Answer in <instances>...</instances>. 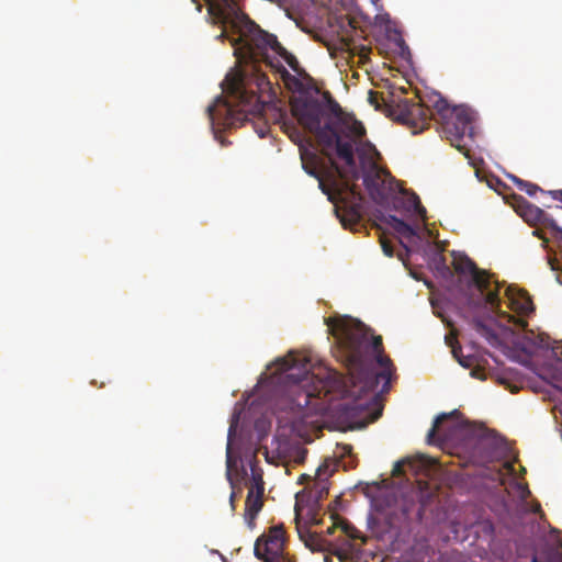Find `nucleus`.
<instances>
[{
  "label": "nucleus",
  "mask_w": 562,
  "mask_h": 562,
  "mask_svg": "<svg viewBox=\"0 0 562 562\" xmlns=\"http://www.w3.org/2000/svg\"><path fill=\"white\" fill-rule=\"evenodd\" d=\"M326 324L333 355L352 371L350 376L344 379L326 367L315 374L312 356L294 349L277 356L246 392L249 400L265 387L251 402L254 409L261 411L254 423L256 442L251 435L243 436L237 442L232 437L238 453H245L247 447L256 448L257 442L268 438L272 416L289 419L292 431L311 423L307 415L312 411L326 413L337 426L356 429H363L380 418L379 400L389 390L392 364L390 358L380 353L382 337L349 314L337 315Z\"/></svg>",
  "instance_id": "1"
},
{
  "label": "nucleus",
  "mask_w": 562,
  "mask_h": 562,
  "mask_svg": "<svg viewBox=\"0 0 562 562\" xmlns=\"http://www.w3.org/2000/svg\"><path fill=\"white\" fill-rule=\"evenodd\" d=\"M222 5V9H210V13L217 12L228 23L229 31L215 38L226 37L239 63L266 64L288 90L297 94L295 109L301 123L327 151L349 166H353L352 154L358 151L364 162L373 146L366 136L363 123L353 113L344 112L329 93L321 94L311 76L303 75L297 58L282 46L277 35L261 29L231 2L224 1Z\"/></svg>",
  "instance_id": "2"
},
{
  "label": "nucleus",
  "mask_w": 562,
  "mask_h": 562,
  "mask_svg": "<svg viewBox=\"0 0 562 562\" xmlns=\"http://www.w3.org/2000/svg\"><path fill=\"white\" fill-rule=\"evenodd\" d=\"M450 255L454 270L467 276L469 286L476 289L480 295L464 292L463 304L449 299L447 307L514 363L529 369L530 358L537 352L550 355L559 366L552 386L562 393V359L540 334L525 330L527 317L535 312L530 295L479 268L465 251L451 250Z\"/></svg>",
  "instance_id": "3"
},
{
  "label": "nucleus",
  "mask_w": 562,
  "mask_h": 562,
  "mask_svg": "<svg viewBox=\"0 0 562 562\" xmlns=\"http://www.w3.org/2000/svg\"><path fill=\"white\" fill-rule=\"evenodd\" d=\"M463 448L470 462L477 468L481 486L498 496L515 529L527 535L515 542L518 553L529 551L532 553L530 562H539L533 538L541 528L537 517L543 519L544 514L527 483L517 480L526 474V468L516 467V457L507 439L490 429L472 430L465 437Z\"/></svg>",
  "instance_id": "4"
},
{
  "label": "nucleus",
  "mask_w": 562,
  "mask_h": 562,
  "mask_svg": "<svg viewBox=\"0 0 562 562\" xmlns=\"http://www.w3.org/2000/svg\"><path fill=\"white\" fill-rule=\"evenodd\" d=\"M228 83V98L221 93L216 94L205 108V115L209 119L210 131L221 146L231 144L223 137V133L236 128L250 115L261 114L267 106L272 105L276 99L274 88L269 78L262 74L257 75L252 83H248L244 75L229 78L220 83L225 91V82Z\"/></svg>",
  "instance_id": "5"
},
{
  "label": "nucleus",
  "mask_w": 562,
  "mask_h": 562,
  "mask_svg": "<svg viewBox=\"0 0 562 562\" xmlns=\"http://www.w3.org/2000/svg\"><path fill=\"white\" fill-rule=\"evenodd\" d=\"M372 146L373 149L368 150V159L364 162L361 161L358 151L352 154L353 166H349L346 161L344 162L355 178L362 180V184L370 196L373 198L376 195L383 201V205L375 209V215L378 216V210L380 209L392 214L398 213L400 215L397 216L402 218L405 217L409 220L413 216H417L426 222L427 210L420 204L417 194L412 193L409 196H403L395 193H385L379 188L376 180L370 171L378 167L380 153L373 143Z\"/></svg>",
  "instance_id": "6"
},
{
  "label": "nucleus",
  "mask_w": 562,
  "mask_h": 562,
  "mask_svg": "<svg viewBox=\"0 0 562 562\" xmlns=\"http://www.w3.org/2000/svg\"><path fill=\"white\" fill-rule=\"evenodd\" d=\"M432 94L437 95L432 106L446 124L445 133L447 138L457 150L465 156L469 165L474 166L473 159L469 156L468 150H465L468 145L461 142L467 136L472 144L474 143L477 112L467 103L452 104L436 90H432Z\"/></svg>",
  "instance_id": "7"
},
{
  "label": "nucleus",
  "mask_w": 562,
  "mask_h": 562,
  "mask_svg": "<svg viewBox=\"0 0 562 562\" xmlns=\"http://www.w3.org/2000/svg\"><path fill=\"white\" fill-rule=\"evenodd\" d=\"M378 220L395 232L406 252L420 255L431 272L437 268V262L443 259V256L432 247L429 239L423 236L417 226L407 220L380 209L378 210Z\"/></svg>",
  "instance_id": "8"
},
{
  "label": "nucleus",
  "mask_w": 562,
  "mask_h": 562,
  "mask_svg": "<svg viewBox=\"0 0 562 562\" xmlns=\"http://www.w3.org/2000/svg\"><path fill=\"white\" fill-rule=\"evenodd\" d=\"M386 520L397 536L411 535L423 520V505L413 491H398L385 497Z\"/></svg>",
  "instance_id": "9"
},
{
  "label": "nucleus",
  "mask_w": 562,
  "mask_h": 562,
  "mask_svg": "<svg viewBox=\"0 0 562 562\" xmlns=\"http://www.w3.org/2000/svg\"><path fill=\"white\" fill-rule=\"evenodd\" d=\"M241 420V411L237 408V403L235 404V407L229 415V427L227 429V443H226V472L225 476L227 482L229 483L231 487H234V482L232 479V472L231 468L233 464L239 462L240 463V471L243 475H249L254 482L252 486L250 488L257 487V484L261 486L265 490V482L262 481V477L252 469L250 457L256 452L255 447H247L245 448V457L241 458V456H233V442H232V431H235Z\"/></svg>",
  "instance_id": "10"
},
{
  "label": "nucleus",
  "mask_w": 562,
  "mask_h": 562,
  "mask_svg": "<svg viewBox=\"0 0 562 562\" xmlns=\"http://www.w3.org/2000/svg\"><path fill=\"white\" fill-rule=\"evenodd\" d=\"M263 495V488L257 484L256 493L255 488H249L246 497V508L244 513V519L246 526L252 530L256 527V518L262 509L261 496Z\"/></svg>",
  "instance_id": "11"
},
{
  "label": "nucleus",
  "mask_w": 562,
  "mask_h": 562,
  "mask_svg": "<svg viewBox=\"0 0 562 562\" xmlns=\"http://www.w3.org/2000/svg\"><path fill=\"white\" fill-rule=\"evenodd\" d=\"M394 108L398 111L397 121L402 123H411L416 119L426 122L423 108L412 100L398 98Z\"/></svg>",
  "instance_id": "12"
},
{
  "label": "nucleus",
  "mask_w": 562,
  "mask_h": 562,
  "mask_svg": "<svg viewBox=\"0 0 562 562\" xmlns=\"http://www.w3.org/2000/svg\"><path fill=\"white\" fill-rule=\"evenodd\" d=\"M515 212L527 223L535 224L539 223L544 210L531 202L525 196L515 194Z\"/></svg>",
  "instance_id": "13"
},
{
  "label": "nucleus",
  "mask_w": 562,
  "mask_h": 562,
  "mask_svg": "<svg viewBox=\"0 0 562 562\" xmlns=\"http://www.w3.org/2000/svg\"><path fill=\"white\" fill-rule=\"evenodd\" d=\"M551 243L554 244L553 256L548 257V265L555 273V281L562 285V226L551 235Z\"/></svg>",
  "instance_id": "14"
},
{
  "label": "nucleus",
  "mask_w": 562,
  "mask_h": 562,
  "mask_svg": "<svg viewBox=\"0 0 562 562\" xmlns=\"http://www.w3.org/2000/svg\"><path fill=\"white\" fill-rule=\"evenodd\" d=\"M495 165L504 173V176L516 186L519 191L525 192L529 198L537 199L538 192H543V189L537 183L524 180L516 175L506 171L501 165Z\"/></svg>",
  "instance_id": "15"
},
{
  "label": "nucleus",
  "mask_w": 562,
  "mask_h": 562,
  "mask_svg": "<svg viewBox=\"0 0 562 562\" xmlns=\"http://www.w3.org/2000/svg\"><path fill=\"white\" fill-rule=\"evenodd\" d=\"M458 413H459V409L458 408H453L450 412H439L438 414H436L432 417L430 428L426 432V437H425L426 443L429 445V446H437V445H439V442H440L439 439L434 438L437 425L441 420L446 419L447 417L454 416Z\"/></svg>",
  "instance_id": "16"
},
{
  "label": "nucleus",
  "mask_w": 562,
  "mask_h": 562,
  "mask_svg": "<svg viewBox=\"0 0 562 562\" xmlns=\"http://www.w3.org/2000/svg\"><path fill=\"white\" fill-rule=\"evenodd\" d=\"M391 32L395 34L394 38L392 40L393 44L398 48V55L402 59L408 61L412 59V52L407 43L405 42L404 37L400 33V30L397 27H392Z\"/></svg>",
  "instance_id": "17"
},
{
  "label": "nucleus",
  "mask_w": 562,
  "mask_h": 562,
  "mask_svg": "<svg viewBox=\"0 0 562 562\" xmlns=\"http://www.w3.org/2000/svg\"><path fill=\"white\" fill-rule=\"evenodd\" d=\"M359 486L364 487L363 495L369 501L370 507H373V503H374L375 498L378 497L379 490H380L379 483L375 481H372L371 483L359 481V483L355 487H359Z\"/></svg>",
  "instance_id": "18"
},
{
  "label": "nucleus",
  "mask_w": 562,
  "mask_h": 562,
  "mask_svg": "<svg viewBox=\"0 0 562 562\" xmlns=\"http://www.w3.org/2000/svg\"><path fill=\"white\" fill-rule=\"evenodd\" d=\"M297 533L307 549L311 551H318L321 549L315 535L311 530L297 528Z\"/></svg>",
  "instance_id": "19"
},
{
  "label": "nucleus",
  "mask_w": 562,
  "mask_h": 562,
  "mask_svg": "<svg viewBox=\"0 0 562 562\" xmlns=\"http://www.w3.org/2000/svg\"><path fill=\"white\" fill-rule=\"evenodd\" d=\"M285 544V538L281 530H274L272 535L265 539L266 550L270 549V547H274L273 550L283 551V547Z\"/></svg>",
  "instance_id": "20"
},
{
  "label": "nucleus",
  "mask_w": 562,
  "mask_h": 562,
  "mask_svg": "<svg viewBox=\"0 0 562 562\" xmlns=\"http://www.w3.org/2000/svg\"><path fill=\"white\" fill-rule=\"evenodd\" d=\"M297 142L300 143L299 145V149H300V158L302 160V164H301V168L302 170L311 178H314L316 179L317 181H319V173L312 167L307 166L304 161V156L305 154L308 151V148L306 147V145L303 143V140L297 137Z\"/></svg>",
  "instance_id": "21"
},
{
  "label": "nucleus",
  "mask_w": 562,
  "mask_h": 562,
  "mask_svg": "<svg viewBox=\"0 0 562 562\" xmlns=\"http://www.w3.org/2000/svg\"><path fill=\"white\" fill-rule=\"evenodd\" d=\"M432 273L434 276L445 281H450L453 278V274L450 268L448 267L445 258L440 262H437V268H435Z\"/></svg>",
  "instance_id": "22"
},
{
  "label": "nucleus",
  "mask_w": 562,
  "mask_h": 562,
  "mask_svg": "<svg viewBox=\"0 0 562 562\" xmlns=\"http://www.w3.org/2000/svg\"><path fill=\"white\" fill-rule=\"evenodd\" d=\"M538 224H541L542 226L547 227L550 229V236L561 227V225H559V223L557 222V220L549 213H547L546 211L543 212V215L541 216V220L539 221Z\"/></svg>",
  "instance_id": "23"
},
{
  "label": "nucleus",
  "mask_w": 562,
  "mask_h": 562,
  "mask_svg": "<svg viewBox=\"0 0 562 562\" xmlns=\"http://www.w3.org/2000/svg\"><path fill=\"white\" fill-rule=\"evenodd\" d=\"M373 19L375 25H378L379 27H385L386 33L391 32V30H389L386 26L387 24L392 23V18L389 12L384 11L383 8L382 11L378 12Z\"/></svg>",
  "instance_id": "24"
},
{
  "label": "nucleus",
  "mask_w": 562,
  "mask_h": 562,
  "mask_svg": "<svg viewBox=\"0 0 562 562\" xmlns=\"http://www.w3.org/2000/svg\"><path fill=\"white\" fill-rule=\"evenodd\" d=\"M452 356H453V359L458 362V364L460 367H462L463 369H470L472 366V362L474 360L473 355L463 356L457 350H452Z\"/></svg>",
  "instance_id": "25"
},
{
  "label": "nucleus",
  "mask_w": 562,
  "mask_h": 562,
  "mask_svg": "<svg viewBox=\"0 0 562 562\" xmlns=\"http://www.w3.org/2000/svg\"><path fill=\"white\" fill-rule=\"evenodd\" d=\"M315 495L314 498L316 502H319L328 492L329 482L327 480H322L315 483Z\"/></svg>",
  "instance_id": "26"
},
{
  "label": "nucleus",
  "mask_w": 562,
  "mask_h": 562,
  "mask_svg": "<svg viewBox=\"0 0 562 562\" xmlns=\"http://www.w3.org/2000/svg\"><path fill=\"white\" fill-rule=\"evenodd\" d=\"M284 560L283 551L267 549V557L263 559V562H284Z\"/></svg>",
  "instance_id": "27"
},
{
  "label": "nucleus",
  "mask_w": 562,
  "mask_h": 562,
  "mask_svg": "<svg viewBox=\"0 0 562 562\" xmlns=\"http://www.w3.org/2000/svg\"><path fill=\"white\" fill-rule=\"evenodd\" d=\"M409 461H411V457L409 456H406V457H403V458H400V459L395 460L394 463H393V468H392L393 474L394 475H400L402 473L403 465L406 464Z\"/></svg>",
  "instance_id": "28"
},
{
  "label": "nucleus",
  "mask_w": 562,
  "mask_h": 562,
  "mask_svg": "<svg viewBox=\"0 0 562 562\" xmlns=\"http://www.w3.org/2000/svg\"><path fill=\"white\" fill-rule=\"evenodd\" d=\"M532 235H533L535 237H538V238H540V239L542 240V243H541V247H542L544 250H547L548 252H550V251H551V248H552V246H551V237H550V238H548V237H543V235H542V233H541V231H540V229H535V231L532 232Z\"/></svg>",
  "instance_id": "29"
},
{
  "label": "nucleus",
  "mask_w": 562,
  "mask_h": 562,
  "mask_svg": "<svg viewBox=\"0 0 562 562\" xmlns=\"http://www.w3.org/2000/svg\"><path fill=\"white\" fill-rule=\"evenodd\" d=\"M318 189L321 192L327 196V200L331 203L336 202V194L330 191V189L319 179Z\"/></svg>",
  "instance_id": "30"
},
{
  "label": "nucleus",
  "mask_w": 562,
  "mask_h": 562,
  "mask_svg": "<svg viewBox=\"0 0 562 562\" xmlns=\"http://www.w3.org/2000/svg\"><path fill=\"white\" fill-rule=\"evenodd\" d=\"M265 537L263 536H260L259 538H257V540L255 541V544H254V557L257 559V560H260L263 562V559L267 557V552L263 553L262 551L259 550L258 548V544L259 542L263 539Z\"/></svg>",
  "instance_id": "31"
},
{
  "label": "nucleus",
  "mask_w": 562,
  "mask_h": 562,
  "mask_svg": "<svg viewBox=\"0 0 562 562\" xmlns=\"http://www.w3.org/2000/svg\"><path fill=\"white\" fill-rule=\"evenodd\" d=\"M255 132L260 138H265L270 135V128L265 125H255Z\"/></svg>",
  "instance_id": "32"
},
{
  "label": "nucleus",
  "mask_w": 562,
  "mask_h": 562,
  "mask_svg": "<svg viewBox=\"0 0 562 562\" xmlns=\"http://www.w3.org/2000/svg\"><path fill=\"white\" fill-rule=\"evenodd\" d=\"M542 194H547L549 195L552 200L554 201H558L560 203V189H554V190H544L543 189V192H541Z\"/></svg>",
  "instance_id": "33"
},
{
  "label": "nucleus",
  "mask_w": 562,
  "mask_h": 562,
  "mask_svg": "<svg viewBox=\"0 0 562 562\" xmlns=\"http://www.w3.org/2000/svg\"><path fill=\"white\" fill-rule=\"evenodd\" d=\"M382 252L385 257L392 258L394 257V251L391 246H389L386 243L381 244Z\"/></svg>",
  "instance_id": "34"
},
{
  "label": "nucleus",
  "mask_w": 562,
  "mask_h": 562,
  "mask_svg": "<svg viewBox=\"0 0 562 562\" xmlns=\"http://www.w3.org/2000/svg\"><path fill=\"white\" fill-rule=\"evenodd\" d=\"M470 375H471V378L477 379V380L484 379V373L480 369H472L470 372Z\"/></svg>",
  "instance_id": "35"
},
{
  "label": "nucleus",
  "mask_w": 562,
  "mask_h": 562,
  "mask_svg": "<svg viewBox=\"0 0 562 562\" xmlns=\"http://www.w3.org/2000/svg\"><path fill=\"white\" fill-rule=\"evenodd\" d=\"M483 531L487 536H493L494 535V526L491 522L484 524Z\"/></svg>",
  "instance_id": "36"
},
{
  "label": "nucleus",
  "mask_w": 562,
  "mask_h": 562,
  "mask_svg": "<svg viewBox=\"0 0 562 562\" xmlns=\"http://www.w3.org/2000/svg\"><path fill=\"white\" fill-rule=\"evenodd\" d=\"M340 448H341L342 453L345 456H352V447L350 445L341 443Z\"/></svg>",
  "instance_id": "37"
},
{
  "label": "nucleus",
  "mask_w": 562,
  "mask_h": 562,
  "mask_svg": "<svg viewBox=\"0 0 562 562\" xmlns=\"http://www.w3.org/2000/svg\"><path fill=\"white\" fill-rule=\"evenodd\" d=\"M426 227H427V233L429 236H431V237L438 236L437 229L435 227H432L430 224L426 223Z\"/></svg>",
  "instance_id": "38"
},
{
  "label": "nucleus",
  "mask_w": 562,
  "mask_h": 562,
  "mask_svg": "<svg viewBox=\"0 0 562 562\" xmlns=\"http://www.w3.org/2000/svg\"><path fill=\"white\" fill-rule=\"evenodd\" d=\"M369 1L374 7L376 12L382 11L383 5L380 3V0H369Z\"/></svg>",
  "instance_id": "39"
},
{
  "label": "nucleus",
  "mask_w": 562,
  "mask_h": 562,
  "mask_svg": "<svg viewBox=\"0 0 562 562\" xmlns=\"http://www.w3.org/2000/svg\"><path fill=\"white\" fill-rule=\"evenodd\" d=\"M488 357L493 360V362H495L497 366L501 364V359L498 356L494 355V353H488Z\"/></svg>",
  "instance_id": "40"
},
{
  "label": "nucleus",
  "mask_w": 562,
  "mask_h": 562,
  "mask_svg": "<svg viewBox=\"0 0 562 562\" xmlns=\"http://www.w3.org/2000/svg\"><path fill=\"white\" fill-rule=\"evenodd\" d=\"M229 505H231L232 512H234L235 510L234 492H232L229 495Z\"/></svg>",
  "instance_id": "41"
},
{
  "label": "nucleus",
  "mask_w": 562,
  "mask_h": 562,
  "mask_svg": "<svg viewBox=\"0 0 562 562\" xmlns=\"http://www.w3.org/2000/svg\"><path fill=\"white\" fill-rule=\"evenodd\" d=\"M373 98H374L373 91L369 90V92H368V101L370 102V104H374Z\"/></svg>",
  "instance_id": "42"
},
{
  "label": "nucleus",
  "mask_w": 562,
  "mask_h": 562,
  "mask_svg": "<svg viewBox=\"0 0 562 562\" xmlns=\"http://www.w3.org/2000/svg\"><path fill=\"white\" fill-rule=\"evenodd\" d=\"M542 205H543L544 207H547V209H551V207H553V205H551V204H547V203H542ZM554 209H557V210H562V205L557 204V205H554Z\"/></svg>",
  "instance_id": "43"
},
{
  "label": "nucleus",
  "mask_w": 562,
  "mask_h": 562,
  "mask_svg": "<svg viewBox=\"0 0 562 562\" xmlns=\"http://www.w3.org/2000/svg\"><path fill=\"white\" fill-rule=\"evenodd\" d=\"M209 552L211 555H220L221 553L217 549H210Z\"/></svg>",
  "instance_id": "44"
},
{
  "label": "nucleus",
  "mask_w": 562,
  "mask_h": 562,
  "mask_svg": "<svg viewBox=\"0 0 562 562\" xmlns=\"http://www.w3.org/2000/svg\"><path fill=\"white\" fill-rule=\"evenodd\" d=\"M283 10H284L285 16H286L288 19H290V20H294V18L290 14V12H289L288 10H285V9H283Z\"/></svg>",
  "instance_id": "45"
},
{
  "label": "nucleus",
  "mask_w": 562,
  "mask_h": 562,
  "mask_svg": "<svg viewBox=\"0 0 562 562\" xmlns=\"http://www.w3.org/2000/svg\"><path fill=\"white\" fill-rule=\"evenodd\" d=\"M335 532V527L334 526H330L328 529H327V533L328 535H333Z\"/></svg>",
  "instance_id": "46"
},
{
  "label": "nucleus",
  "mask_w": 562,
  "mask_h": 562,
  "mask_svg": "<svg viewBox=\"0 0 562 562\" xmlns=\"http://www.w3.org/2000/svg\"><path fill=\"white\" fill-rule=\"evenodd\" d=\"M218 557H220V559H221V561H222V562H228V561H227V559H226V557H225V555H223L222 553H220V555H218Z\"/></svg>",
  "instance_id": "47"
},
{
  "label": "nucleus",
  "mask_w": 562,
  "mask_h": 562,
  "mask_svg": "<svg viewBox=\"0 0 562 562\" xmlns=\"http://www.w3.org/2000/svg\"><path fill=\"white\" fill-rule=\"evenodd\" d=\"M424 284H425L427 288H430V282H429V281L424 280Z\"/></svg>",
  "instance_id": "48"
},
{
  "label": "nucleus",
  "mask_w": 562,
  "mask_h": 562,
  "mask_svg": "<svg viewBox=\"0 0 562 562\" xmlns=\"http://www.w3.org/2000/svg\"><path fill=\"white\" fill-rule=\"evenodd\" d=\"M559 195H560V203H562V189H560Z\"/></svg>",
  "instance_id": "49"
},
{
  "label": "nucleus",
  "mask_w": 562,
  "mask_h": 562,
  "mask_svg": "<svg viewBox=\"0 0 562 562\" xmlns=\"http://www.w3.org/2000/svg\"><path fill=\"white\" fill-rule=\"evenodd\" d=\"M277 441V436L272 437L271 443L273 445Z\"/></svg>",
  "instance_id": "50"
},
{
  "label": "nucleus",
  "mask_w": 562,
  "mask_h": 562,
  "mask_svg": "<svg viewBox=\"0 0 562 562\" xmlns=\"http://www.w3.org/2000/svg\"><path fill=\"white\" fill-rule=\"evenodd\" d=\"M411 277H412L413 279H415V280H418V278H417V276H416V274L411 273Z\"/></svg>",
  "instance_id": "51"
},
{
  "label": "nucleus",
  "mask_w": 562,
  "mask_h": 562,
  "mask_svg": "<svg viewBox=\"0 0 562 562\" xmlns=\"http://www.w3.org/2000/svg\"><path fill=\"white\" fill-rule=\"evenodd\" d=\"M441 244H442V246H446L448 244V241L447 240H442Z\"/></svg>",
  "instance_id": "52"
},
{
  "label": "nucleus",
  "mask_w": 562,
  "mask_h": 562,
  "mask_svg": "<svg viewBox=\"0 0 562 562\" xmlns=\"http://www.w3.org/2000/svg\"><path fill=\"white\" fill-rule=\"evenodd\" d=\"M475 176H476V178L481 181V179H480V175H479V172H477V171L475 172Z\"/></svg>",
  "instance_id": "53"
},
{
  "label": "nucleus",
  "mask_w": 562,
  "mask_h": 562,
  "mask_svg": "<svg viewBox=\"0 0 562 562\" xmlns=\"http://www.w3.org/2000/svg\"><path fill=\"white\" fill-rule=\"evenodd\" d=\"M367 520H368V525H369L370 520H371V516L370 515H368V519Z\"/></svg>",
  "instance_id": "54"
},
{
  "label": "nucleus",
  "mask_w": 562,
  "mask_h": 562,
  "mask_svg": "<svg viewBox=\"0 0 562 562\" xmlns=\"http://www.w3.org/2000/svg\"><path fill=\"white\" fill-rule=\"evenodd\" d=\"M307 475L305 473H302L300 479L306 477Z\"/></svg>",
  "instance_id": "55"
}]
</instances>
